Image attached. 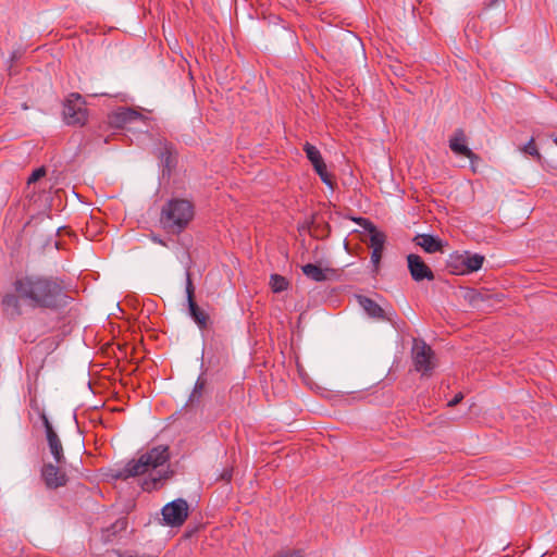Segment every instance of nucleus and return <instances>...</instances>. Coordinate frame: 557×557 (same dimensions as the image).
Returning <instances> with one entry per match:
<instances>
[{"label":"nucleus","mask_w":557,"mask_h":557,"mask_svg":"<svg viewBox=\"0 0 557 557\" xmlns=\"http://www.w3.org/2000/svg\"><path fill=\"white\" fill-rule=\"evenodd\" d=\"M14 290L33 309L58 310L70 304V296L58 277L30 274L17 277Z\"/></svg>","instance_id":"1"},{"label":"nucleus","mask_w":557,"mask_h":557,"mask_svg":"<svg viewBox=\"0 0 557 557\" xmlns=\"http://www.w3.org/2000/svg\"><path fill=\"white\" fill-rule=\"evenodd\" d=\"M170 451L166 445L154 446L143 453L137 459L129 460L117 473L120 479H128L149 474L143 488L146 491L159 488L173 471L170 470Z\"/></svg>","instance_id":"2"},{"label":"nucleus","mask_w":557,"mask_h":557,"mask_svg":"<svg viewBox=\"0 0 557 557\" xmlns=\"http://www.w3.org/2000/svg\"><path fill=\"white\" fill-rule=\"evenodd\" d=\"M194 214V206L189 200L173 198L163 205L159 222L166 233L178 235L188 226Z\"/></svg>","instance_id":"3"},{"label":"nucleus","mask_w":557,"mask_h":557,"mask_svg":"<svg viewBox=\"0 0 557 557\" xmlns=\"http://www.w3.org/2000/svg\"><path fill=\"white\" fill-rule=\"evenodd\" d=\"M66 124L82 126L87 122V109L85 101L79 94H71L66 99L63 109Z\"/></svg>","instance_id":"4"},{"label":"nucleus","mask_w":557,"mask_h":557,"mask_svg":"<svg viewBox=\"0 0 557 557\" xmlns=\"http://www.w3.org/2000/svg\"><path fill=\"white\" fill-rule=\"evenodd\" d=\"M412 360L416 371L421 372L422 375H429L436 366L434 351L423 341H414Z\"/></svg>","instance_id":"5"},{"label":"nucleus","mask_w":557,"mask_h":557,"mask_svg":"<svg viewBox=\"0 0 557 557\" xmlns=\"http://www.w3.org/2000/svg\"><path fill=\"white\" fill-rule=\"evenodd\" d=\"M189 506L184 498H177L162 508L163 521L170 527H181L188 518Z\"/></svg>","instance_id":"6"},{"label":"nucleus","mask_w":557,"mask_h":557,"mask_svg":"<svg viewBox=\"0 0 557 557\" xmlns=\"http://www.w3.org/2000/svg\"><path fill=\"white\" fill-rule=\"evenodd\" d=\"M40 419L45 428L46 440L48 443L50 454L52 455L57 465H64L65 456L63 451V445L58 433L54 431L51 422L49 421L47 414L44 411L40 413Z\"/></svg>","instance_id":"7"},{"label":"nucleus","mask_w":557,"mask_h":557,"mask_svg":"<svg viewBox=\"0 0 557 557\" xmlns=\"http://www.w3.org/2000/svg\"><path fill=\"white\" fill-rule=\"evenodd\" d=\"M449 148L456 156H462L470 160L471 170L476 172L475 163L480 161V157L475 154L469 147L467 136L463 129L458 128L449 138Z\"/></svg>","instance_id":"8"},{"label":"nucleus","mask_w":557,"mask_h":557,"mask_svg":"<svg viewBox=\"0 0 557 557\" xmlns=\"http://www.w3.org/2000/svg\"><path fill=\"white\" fill-rule=\"evenodd\" d=\"M186 296L190 317L200 330H205L208 325L209 315L198 307L194 299L195 288L189 272H186Z\"/></svg>","instance_id":"9"},{"label":"nucleus","mask_w":557,"mask_h":557,"mask_svg":"<svg viewBox=\"0 0 557 557\" xmlns=\"http://www.w3.org/2000/svg\"><path fill=\"white\" fill-rule=\"evenodd\" d=\"M408 269L413 281L434 280V273L430 267L418 255L410 253L407 257Z\"/></svg>","instance_id":"10"},{"label":"nucleus","mask_w":557,"mask_h":557,"mask_svg":"<svg viewBox=\"0 0 557 557\" xmlns=\"http://www.w3.org/2000/svg\"><path fill=\"white\" fill-rule=\"evenodd\" d=\"M304 150L306 152V156L308 158V160L311 162V164L313 165V169L314 171L318 173V175L320 176L321 181L326 184V185H332V180H331V176L329 175L327 171H326V165L323 161V158L319 151V149L309 144V143H306L305 146H304Z\"/></svg>","instance_id":"11"},{"label":"nucleus","mask_w":557,"mask_h":557,"mask_svg":"<svg viewBox=\"0 0 557 557\" xmlns=\"http://www.w3.org/2000/svg\"><path fill=\"white\" fill-rule=\"evenodd\" d=\"M63 465L45 463L41 469V476L49 488L64 486L67 482L66 474L62 470Z\"/></svg>","instance_id":"12"},{"label":"nucleus","mask_w":557,"mask_h":557,"mask_svg":"<svg viewBox=\"0 0 557 557\" xmlns=\"http://www.w3.org/2000/svg\"><path fill=\"white\" fill-rule=\"evenodd\" d=\"M22 301H23L22 297L15 290H14V293L5 294L1 299V308H2L3 314L10 320H15L16 318L21 317L22 315V306H21Z\"/></svg>","instance_id":"13"},{"label":"nucleus","mask_w":557,"mask_h":557,"mask_svg":"<svg viewBox=\"0 0 557 557\" xmlns=\"http://www.w3.org/2000/svg\"><path fill=\"white\" fill-rule=\"evenodd\" d=\"M414 243L420 246L425 252L434 253L441 251L443 243L440 238L430 234H419L414 237Z\"/></svg>","instance_id":"14"},{"label":"nucleus","mask_w":557,"mask_h":557,"mask_svg":"<svg viewBox=\"0 0 557 557\" xmlns=\"http://www.w3.org/2000/svg\"><path fill=\"white\" fill-rule=\"evenodd\" d=\"M361 221V225L367 230L370 234V246L372 249H383L385 243V235L377 231L376 227L370 221L366 219H359Z\"/></svg>","instance_id":"15"},{"label":"nucleus","mask_w":557,"mask_h":557,"mask_svg":"<svg viewBox=\"0 0 557 557\" xmlns=\"http://www.w3.org/2000/svg\"><path fill=\"white\" fill-rule=\"evenodd\" d=\"M357 299L360 307L369 317L374 319H384V310L374 300L366 296H358Z\"/></svg>","instance_id":"16"},{"label":"nucleus","mask_w":557,"mask_h":557,"mask_svg":"<svg viewBox=\"0 0 557 557\" xmlns=\"http://www.w3.org/2000/svg\"><path fill=\"white\" fill-rule=\"evenodd\" d=\"M460 262L465 265L466 272H475L480 270L484 262V256L479 253H470L466 252L465 255L460 256Z\"/></svg>","instance_id":"17"},{"label":"nucleus","mask_w":557,"mask_h":557,"mask_svg":"<svg viewBox=\"0 0 557 557\" xmlns=\"http://www.w3.org/2000/svg\"><path fill=\"white\" fill-rule=\"evenodd\" d=\"M301 270L307 277L314 282H323L327 278L325 271L313 263L305 264Z\"/></svg>","instance_id":"18"},{"label":"nucleus","mask_w":557,"mask_h":557,"mask_svg":"<svg viewBox=\"0 0 557 557\" xmlns=\"http://www.w3.org/2000/svg\"><path fill=\"white\" fill-rule=\"evenodd\" d=\"M206 385H207V380L200 375L196 383H195V386H194V389L193 392L190 393L189 395V399H188V403L190 405H194V404H199L202 396H203V393H205V388H206Z\"/></svg>","instance_id":"19"},{"label":"nucleus","mask_w":557,"mask_h":557,"mask_svg":"<svg viewBox=\"0 0 557 557\" xmlns=\"http://www.w3.org/2000/svg\"><path fill=\"white\" fill-rule=\"evenodd\" d=\"M288 285V281L280 274H272L270 276V286L274 293H282L286 290Z\"/></svg>","instance_id":"20"},{"label":"nucleus","mask_w":557,"mask_h":557,"mask_svg":"<svg viewBox=\"0 0 557 557\" xmlns=\"http://www.w3.org/2000/svg\"><path fill=\"white\" fill-rule=\"evenodd\" d=\"M120 116H121V120L123 122H131L135 119H138L140 116V114L138 112H136L135 110H132V109H124L121 113H120Z\"/></svg>","instance_id":"21"},{"label":"nucleus","mask_w":557,"mask_h":557,"mask_svg":"<svg viewBox=\"0 0 557 557\" xmlns=\"http://www.w3.org/2000/svg\"><path fill=\"white\" fill-rule=\"evenodd\" d=\"M523 152L524 153H528L530 156H533V157H536V158H540V153H539V150L534 144V139L531 138L523 147Z\"/></svg>","instance_id":"22"},{"label":"nucleus","mask_w":557,"mask_h":557,"mask_svg":"<svg viewBox=\"0 0 557 557\" xmlns=\"http://www.w3.org/2000/svg\"><path fill=\"white\" fill-rule=\"evenodd\" d=\"M46 175L45 168H38L27 178V184H33Z\"/></svg>","instance_id":"23"},{"label":"nucleus","mask_w":557,"mask_h":557,"mask_svg":"<svg viewBox=\"0 0 557 557\" xmlns=\"http://www.w3.org/2000/svg\"><path fill=\"white\" fill-rule=\"evenodd\" d=\"M382 251H383V249H377V248L372 249L371 262L374 265H377L380 263V260H381V257H382Z\"/></svg>","instance_id":"24"},{"label":"nucleus","mask_w":557,"mask_h":557,"mask_svg":"<svg viewBox=\"0 0 557 557\" xmlns=\"http://www.w3.org/2000/svg\"><path fill=\"white\" fill-rule=\"evenodd\" d=\"M462 398H463L462 393H458V394H456V395H455V397H454L451 400H449V401H448V404H447V405H448L449 407H454V406H456L457 404H459V403L462 400Z\"/></svg>","instance_id":"25"},{"label":"nucleus","mask_w":557,"mask_h":557,"mask_svg":"<svg viewBox=\"0 0 557 557\" xmlns=\"http://www.w3.org/2000/svg\"><path fill=\"white\" fill-rule=\"evenodd\" d=\"M479 299H483L482 294H480V293H473V295L471 296V301H472L473 304H476V301H478Z\"/></svg>","instance_id":"26"},{"label":"nucleus","mask_w":557,"mask_h":557,"mask_svg":"<svg viewBox=\"0 0 557 557\" xmlns=\"http://www.w3.org/2000/svg\"><path fill=\"white\" fill-rule=\"evenodd\" d=\"M153 240H154L156 243L163 244V242H162L161 239H159V238H156V237H154V238H153Z\"/></svg>","instance_id":"27"},{"label":"nucleus","mask_w":557,"mask_h":557,"mask_svg":"<svg viewBox=\"0 0 557 557\" xmlns=\"http://www.w3.org/2000/svg\"><path fill=\"white\" fill-rule=\"evenodd\" d=\"M554 143L557 145V137L554 139Z\"/></svg>","instance_id":"28"}]
</instances>
